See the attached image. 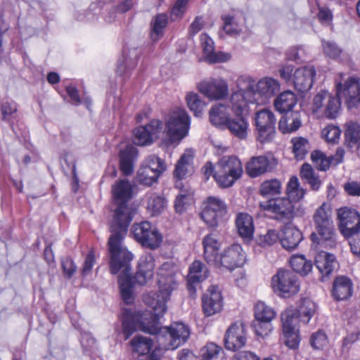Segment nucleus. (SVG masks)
<instances>
[{"label":"nucleus","mask_w":360,"mask_h":360,"mask_svg":"<svg viewBox=\"0 0 360 360\" xmlns=\"http://www.w3.org/2000/svg\"><path fill=\"white\" fill-rule=\"evenodd\" d=\"M159 291H150L143 294V301L151 311L134 312L129 309H124L122 311V331L127 339L134 331L139 329L141 321L149 325L153 324V319L156 321L159 317L163 316L167 311V302L169 300L171 293L177 288L176 283L172 278L167 280L160 281Z\"/></svg>","instance_id":"nucleus-1"},{"label":"nucleus","mask_w":360,"mask_h":360,"mask_svg":"<svg viewBox=\"0 0 360 360\" xmlns=\"http://www.w3.org/2000/svg\"><path fill=\"white\" fill-rule=\"evenodd\" d=\"M124 236L111 234L108 240V248L110 254V271L118 276L117 283L121 297L127 304H131L135 299L133 291V278L131 268L129 263L133 259V255L122 243Z\"/></svg>","instance_id":"nucleus-2"},{"label":"nucleus","mask_w":360,"mask_h":360,"mask_svg":"<svg viewBox=\"0 0 360 360\" xmlns=\"http://www.w3.org/2000/svg\"><path fill=\"white\" fill-rule=\"evenodd\" d=\"M139 330L156 335L159 344L166 350H174L184 345L190 336L188 326L181 322L172 323L169 326L160 327L158 321L153 319V324H146L145 321L139 323Z\"/></svg>","instance_id":"nucleus-3"},{"label":"nucleus","mask_w":360,"mask_h":360,"mask_svg":"<svg viewBox=\"0 0 360 360\" xmlns=\"http://www.w3.org/2000/svg\"><path fill=\"white\" fill-rule=\"evenodd\" d=\"M313 219L317 233H312L311 234L312 245L316 248L318 245L330 248H334L336 245V240L330 205L325 202L323 203L316 210Z\"/></svg>","instance_id":"nucleus-4"},{"label":"nucleus","mask_w":360,"mask_h":360,"mask_svg":"<svg viewBox=\"0 0 360 360\" xmlns=\"http://www.w3.org/2000/svg\"><path fill=\"white\" fill-rule=\"evenodd\" d=\"M280 77L300 93L309 91L316 76V70L312 65H307L294 70L292 65H283L279 69Z\"/></svg>","instance_id":"nucleus-5"},{"label":"nucleus","mask_w":360,"mask_h":360,"mask_svg":"<svg viewBox=\"0 0 360 360\" xmlns=\"http://www.w3.org/2000/svg\"><path fill=\"white\" fill-rule=\"evenodd\" d=\"M238 91L230 98V108L236 116H240L248 110L249 103H257L254 97L255 80L250 76L243 75L237 79Z\"/></svg>","instance_id":"nucleus-6"},{"label":"nucleus","mask_w":360,"mask_h":360,"mask_svg":"<svg viewBox=\"0 0 360 360\" xmlns=\"http://www.w3.org/2000/svg\"><path fill=\"white\" fill-rule=\"evenodd\" d=\"M242 163L236 156H224L215 167L213 177L220 187L231 186L243 174Z\"/></svg>","instance_id":"nucleus-7"},{"label":"nucleus","mask_w":360,"mask_h":360,"mask_svg":"<svg viewBox=\"0 0 360 360\" xmlns=\"http://www.w3.org/2000/svg\"><path fill=\"white\" fill-rule=\"evenodd\" d=\"M341 103L338 96L329 91L321 90L313 98L311 111L319 116L332 120L340 114Z\"/></svg>","instance_id":"nucleus-8"},{"label":"nucleus","mask_w":360,"mask_h":360,"mask_svg":"<svg viewBox=\"0 0 360 360\" xmlns=\"http://www.w3.org/2000/svg\"><path fill=\"white\" fill-rule=\"evenodd\" d=\"M273 291L282 297H290L300 291V282L295 274L279 269L271 278Z\"/></svg>","instance_id":"nucleus-9"},{"label":"nucleus","mask_w":360,"mask_h":360,"mask_svg":"<svg viewBox=\"0 0 360 360\" xmlns=\"http://www.w3.org/2000/svg\"><path fill=\"white\" fill-rule=\"evenodd\" d=\"M190 128V117L182 108L173 110L167 122L166 132L171 141H180L188 134Z\"/></svg>","instance_id":"nucleus-10"},{"label":"nucleus","mask_w":360,"mask_h":360,"mask_svg":"<svg viewBox=\"0 0 360 360\" xmlns=\"http://www.w3.org/2000/svg\"><path fill=\"white\" fill-rule=\"evenodd\" d=\"M344 73H340L336 78V94L339 99L345 98L348 108H353L360 104V79L349 77L345 81Z\"/></svg>","instance_id":"nucleus-11"},{"label":"nucleus","mask_w":360,"mask_h":360,"mask_svg":"<svg viewBox=\"0 0 360 360\" xmlns=\"http://www.w3.org/2000/svg\"><path fill=\"white\" fill-rule=\"evenodd\" d=\"M132 232L136 241L152 250L157 249L162 242V234L148 221L134 224Z\"/></svg>","instance_id":"nucleus-12"},{"label":"nucleus","mask_w":360,"mask_h":360,"mask_svg":"<svg viewBox=\"0 0 360 360\" xmlns=\"http://www.w3.org/2000/svg\"><path fill=\"white\" fill-rule=\"evenodd\" d=\"M257 139L262 143L271 141L275 136L276 118L272 111L263 109L255 114Z\"/></svg>","instance_id":"nucleus-13"},{"label":"nucleus","mask_w":360,"mask_h":360,"mask_svg":"<svg viewBox=\"0 0 360 360\" xmlns=\"http://www.w3.org/2000/svg\"><path fill=\"white\" fill-rule=\"evenodd\" d=\"M260 207L264 210L271 212L276 220L287 221L293 218L294 206L287 198L271 199L261 203Z\"/></svg>","instance_id":"nucleus-14"},{"label":"nucleus","mask_w":360,"mask_h":360,"mask_svg":"<svg viewBox=\"0 0 360 360\" xmlns=\"http://www.w3.org/2000/svg\"><path fill=\"white\" fill-rule=\"evenodd\" d=\"M197 89L210 101L223 100L229 94L228 84L220 77L201 81L198 84Z\"/></svg>","instance_id":"nucleus-15"},{"label":"nucleus","mask_w":360,"mask_h":360,"mask_svg":"<svg viewBox=\"0 0 360 360\" xmlns=\"http://www.w3.org/2000/svg\"><path fill=\"white\" fill-rule=\"evenodd\" d=\"M338 216L340 220L339 229L345 237H352L360 231V214L356 210L340 208Z\"/></svg>","instance_id":"nucleus-16"},{"label":"nucleus","mask_w":360,"mask_h":360,"mask_svg":"<svg viewBox=\"0 0 360 360\" xmlns=\"http://www.w3.org/2000/svg\"><path fill=\"white\" fill-rule=\"evenodd\" d=\"M201 212L202 219L210 227H215L226 212L225 203L217 197H209Z\"/></svg>","instance_id":"nucleus-17"},{"label":"nucleus","mask_w":360,"mask_h":360,"mask_svg":"<svg viewBox=\"0 0 360 360\" xmlns=\"http://www.w3.org/2000/svg\"><path fill=\"white\" fill-rule=\"evenodd\" d=\"M225 347L235 351L243 347L247 342V327L242 321L233 323L226 329L224 338Z\"/></svg>","instance_id":"nucleus-18"},{"label":"nucleus","mask_w":360,"mask_h":360,"mask_svg":"<svg viewBox=\"0 0 360 360\" xmlns=\"http://www.w3.org/2000/svg\"><path fill=\"white\" fill-rule=\"evenodd\" d=\"M133 218V210L127 202L118 204L110 224L111 234L125 236Z\"/></svg>","instance_id":"nucleus-19"},{"label":"nucleus","mask_w":360,"mask_h":360,"mask_svg":"<svg viewBox=\"0 0 360 360\" xmlns=\"http://www.w3.org/2000/svg\"><path fill=\"white\" fill-rule=\"evenodd\" d=\"M162 129L161 122L153 120L148 124L134 130V143L139 146L149 145L160 137Z\"/></svg>","instance_id":"nucleus-20"},{"label":"nucleus","mask_w":360,"mask_h":360,"mask_svg":"<svg viewBox=\"0 0 360 360\" xmlns=\"http://www.w3.org/2000/svg\"><path fill=\"white\" fill-rule=\"evenodd\" d=\"M245 262V255L242 247L233 244L224 250L222 255L218 257V263L215 266L221 265L232 271L242 266Z\"/></svg>","instance_id":"nucleus-21"},{"label":"nucleus","mask_w":360,"mask_h":360,"mask_svg":"<svg viewBox=\"0 0 360 360\" xmlns=\"http://www.w3.org/2000/svg\"><path fill=\"white\" fill-rule=\"evenodd\" d=\"M202 310L205 316L219 313L223 309V297L217 285H211L202 297Z\"/></svg>","instance_id":"nucleus-22"},{"label":"nucleus","mask_w":360,"mask_h":360,"mask_svg":"<svg viewBox=\"0 0 360 360\" xmlns=\"http://www.w3.org/2000/svg\"><path fill=\"white\" fill-rule=\"evenodd\" d=\"M155 266V259L151 253L143 254L139 260L138 270L133 278V287L134 283L140 285H146L152 279ZM134 292V290L133 289Z\"/></svg>","instance_id":"nucleus-23"},{"label":"nucleus","mask_w":360,"mask_h":360,"mask_svg":"<svg viewBox=\"0 0 360 360\" xmlns=\"http://www.w3.org/2000/svg\"><path fill=\"white\" fill-rule=\"evenodd\" d=\"M277 165L276 160L271 156L259 155L250 158L245 169L250 177H257L272 170Z\"/></svg>","instance_id":"nucleus-24"},{"label":"nucleus","mask_w":360,"mask_h":360,"mask_svg":"<svg viewBox=\"0 0 360 360\" xmlns=\"http://www.w3.org/2000/svg\"><path fill=\"white\" fill-rule=\"evenodd\" d=\"M200 44L203 51V56L209 63H224L228 61L231 56L224 52H215L213 40L206 34L200 35Z\"/></svg>","instance_id":"nucleus-25"},{"label":"nucleus","mask_w":360,"mask_h":360,"mask_svg":"<svg viewBox=\"0 0 360 360\" xmlns=\"http://www.w3.org/2000/svg\"><path fill=\"white\" fill-rule=\"evenodd\" d=\"M193 158V150L187 149L185 150L176 164L174 171L175 178L181 180L191 176L194 172Z\"/></svg>","instance_id":"nucleus-26"},{"label":"nucleus","mask_w":360,"mask_h":360,"mask_svg":"<svg viewBox=\"0 0 360 360\" xmlns=\"http://www.w3.org/2000/svg\"><path fill=\"white\" fill-rule=\"evenodd\" d=\"M281 89L279 82L272 77H266L255 82L254 97L257 96L268 99L276 94Z\"/></svg>","instance_id":"nucleus-27"},{"label":"nucleus","mask_w":360,"mask_h":360,"mask_svg":"<svg viewBox=\"0 0 360 360\" xmlns=\"http://www.w3.org/2000/svg\"><path fill=\"white\" fill-rule=\"evenodd\" d=\"M208 276V270L205 265L200 261H194L187 276L188 289L191 293L195 292V285L204 281Z\"/></svg>","instance_id":"nucleus-28"},{"label":"nucleus","mask_w":360,"mask_h":360,"mask_svg":"<svg viewBox=\"0 0 360 360\" xmlns=\"http://www.w3.org/2000/svg\"><path fill=\"white\" fill-rule=\"evenodd\" d=\"M352 294V281L346 276H338L333 281L332 295L335 300H345Z\"/></svg>","instance_id":"nucleus-29"},{"label":"nucleus","mask_w":360,"mask_h":360,"mask_svg":"<svg viewBox=\"0 0 360 360\" xmlns=\"http://www.w3.org/2000/svg\"><path fill=\"white\" fill-rule=\"evenodd\" d=\"M204 257L207 263L217 264L218 263V250L220 243L216 237L210 234L203 239Z\"/></svg>","instance_id":"nucleus-30"},{"label":"nucleus","mask_w":360,"mask_h":360,"mask_svg":"<svg viewBox=\"0 0 360 360\" xmlns=\"http://www.w3.org/2000/svg\"><path fill=\"white\" fill-rule=\"evenodd\" d=\"M302 238V232L299 229L289 226L284 229L281 243L285 249L292 250L297 247Z\"/></svg>","instance_id":"nucleus-31"},{"label":"nucleus","mask_w":360,"mask_h":360,"mask_svg":"<svg viewBox=\"0 0 360 360\" xmlns=\"http://www.w3.org/2000/svg\"><path fill=\"white\" fill-rule=\"evenodd\" d=\"M229 109V107L222 103L213 105L209 112L210 122L217 127L225 126L230 120Z\"/></svg>","instance_id":"nucleus-32"},{"label":"nucleus","mask_w":360,"mask_h":360,"mask_svg":"<svg viewBox=\"0 0 360 360\" xmlns=\"http://www.w3.org/2000/svg\"><path fill=\"white\" fill-rule=\"evenodd\" d=\"M315 262L317 269L323 276L331 274L336 265L335 256L322 250L316 256Z\"/></svg>","instance_id":"nucleus-33"},{"label":"nucleus","mask_w":360,"mask_h":360,"mask_svg":"<svg viewBox=\"0 0 360 360\" xmlns=\"http://www.w3.org/2000/svg\"><path fill=\"white\" fill-rule=\"evenodd\" d=\"M236 225L239 235L245 239L252 238L254 232L253 220L250 215L246 213H240L237 215Z\"/></svg>","instance_id":"nucleus-34"},{"label":"nucleus","mask_w":360,"mask_h":360,"mask_svg":"<svg viewBox=\"0 0 360 360\" xmlns=\"http://www.w3.org/2000/svg\"><path fill=\"white\" fill-rule=\"evenodd\" d=\"M296 103V96L291 91H285L281 93L274 102L276 110L280 112L290 111Z\"/></svg>","instance_id":"nucleus-35"},{"label":"nucleus","mask_w":360,"mask_h":360,"mask_svg":"<svg viewBox=\"0 0 360 360\" xmlns=\"http://www.w3.org/2000/svg\"><path fill=\"white\" fill-rule=\"evenodd\" d=\"M136 155V150L132 146H127L120 153V169L125 175H129L132 173L133 160Z\"/></svg>","instance_id":"nucleus-36"},{"label":"nucleus","mask_w":360,"mask_h":360,"mask_svg":"<svg viewBox=\"0 0 360 360\" xmlns=\"http://www.w3.org/2000/svg\"><path fill=\"white\" fill-rule=\"evenodd\" d=\"M231 133L240 139H245L248 136V122L247 120L240 116H236L229 120L226 124Z\"/></svg>","instance_id":"nucleus-37"},{"label":"nucleus","mask_w":360,"mask_h":360,"mask_svg":"<svg viewBox=\"0 0 360 360\" xmlns=\"http://www.w3.org/2000/svg\"><path fill=\"white\" fill-rule=\"evenodd\" d=\"M193 202V191L192 189L189 187L181 188L174 200L176 212L179 214L183 213Z\"/></svg>","instance_id":"nucleus-38"},{"label":"nucleus","mask_w":360,"mask_h":360,"mask_svg":"<svg viewBox=\"0 0 360 360\" xmlns=\"http://www.w3.org/2000/svg\"><path fill=\"white\" fill-rule=\"evenodd\" d=\"M316 310V304L309 298L302 297L297 302V312L299 314L300 321L307 323Z\"/></svg>","instance_id":"nucleus-39"},{"label":"nucleus","mask_w":360,"mask_h":360,"mask_svg":"<svg viewBox=\"0 0 360 360\" xmlns=\"http://www.w3.org/2000/svg\"><path fill=\"white\" fill-rule=\"evenodd\" d=\"M300 115L297 112L291 113L289 116H283L278 122V129L283 133H292L301 127Z\"/></svg>","instance_id":"nucleus-40"},{"label":"nucleus","mask_w":360,"mask_h":360,"mask_svg":"<svg viewBox=\"0 0 360 360\" xmlns=\"http://www.w3.org/2000/svg\"><path fill=\"white\" fill-rule=\"evenodd\" d=\"M132 352L139 355L148 354L153 346V340L142 335H135L129 342Z\"/></svg>","instance_id":"nucleus-41"},{"label":"nucleus","mask_w":360,"mask_h":360,"mask_svg":"<svg viewBox=\"0 0 360 360\" xmlns=\"http://www.w3.org/2000/svg\"><path fill=\"white\" fill-rule=\"evenodd\" d=\"M185 101L189 110L195 117L202 116L206 103L200 98V96L193 91L188 92L185 96Z\"/></svg>","instance_id":"nucleus-42"},{"label":"nucleus","mask_w":360,"mask_h":360,"mask_svg":"<svg viewBox=\"0 0 360 360\" xmlns=\"http://www.w3.org/2000/svg\"><path fill=\"white\" fill-rule=\"evenodd\" d=\"M345 141L350 148L360 142V124L356 122L349 121L345 124Z\"/></svg>","instance_id":"nucleus-43"},{"label":"nucleus","mask_w":360,"mask_h":360,"mask_svg":"<svg viewBox=\"0 0 360 360\" xmlns=\"http://www.w3.org/2000/svg\"><path fill=\"white\" fill-rule=\"evenodd\" d=\"M300 176L310 185L311 188L314 191L319 190L321 186V179L308 163L302 165L300 169Z\"/></svg>","instance_id":"nucleus-44"},{"label":"nucleus","mask_w":360,"mask_h":360,"mask_svg":"<svg viewBox=\"0 0 360 360\" xmlns=\"http://www.w3.org/2000/svg\"><path fill=\"white\" fill-rule=\"evenodd\" d=\"M200 356L202 360H222L223 349L214 342H207L201 348Z\"/></svg>","instance_id":"nucleus-45"},{"label":"nucleus","mask_w":360,"mask_h":360,"mask_svg":"<svg viewBox=\"0 0 360 360\" xmlns=\"http://www.w3.org/2000/svg\"><path fill=\"white\" fill-rule=\"evenodd\" d=\"M290 264L292 269L301 275H307L312 270V262L304 255H294L290 258Z\"/></svg>","instance_id":"nucleus-46"},{"label":"nucleus","mask_w":360,"mask_h":360,"mask_svg":"<svg viewBox=\"0 0 360 360\" xmlns=\"http://www.w3.org/2000/svg\"><path fill=\"white\" fill-rule=\"evenodd\" d=\"M255 319L272 321L276 316V311L263 302H258L255 306Z\"/></svg>","instance_id":"nucleus-47"},{"label":"nucleus","mask_w":360,"mask_h":360,"mask_svg":"<svg viewBox=\"0 0 360 360\" xmlns=\"http://www.w3.org/2000/svg\"><path fill=\"white\" fill-rule=\"evenodd\" d=\"M131 186L127 180L119 181L112 188V192L115 198L125 202L131 198Z\"/></svg>","instance_id":"nucleus-48"},{"label":"nucleus","mask_w":360,"mask_h":360,"mask_svg":"<svg viewBox=\"0 0 360 360\" xmlns=\"http://www.w3.org/2000/svg\"><path fill=\"white\" fill-rule=\"evenodd\" d=\"M283 329H298V323L300 321L299 314L295 309L288 308L281 314Z\"/></svg>","instance_id":"nucleus-49"},{"label":"nucleus","mask_w":360,"mask_h":360,"mask_svg":"<svg viewBox=\"0 0 360 360\" xmlns=\"http://www.w3.org/2000/svg\"><path fill=\"white\" fill-rule=\"evenodd\" d=\"M287 198L291 202H298L304 198L305 191L300 187L299 180L296 176L290 179L287 186Z\"/></svg>","instance_id":"nucleus-50"},{"label":"nucleus","mask_w":360,"mask_h":360,"mask_svg":"<svg viewBox=\"0 0 360 360\" xmlns=\"http://www.w3.org/2000/svg\"><path fill=\"white\" fill-rule=\"evenodd\" d=\"M292 153L297 160H302L310 149L307 139L303 137H295L291 139Z\"/></svg>","instance_id":"nucleus-51"},{"label":"nucleus","mask_w":360,"mask_h":360,"mask_svg":"<svg viewBox=\"0 0 360 360\" xmlns=\"http://www.w3.org/2000/svg\"><path fill=\"white\" fill-rule=\"evenodd\" d=\"M322 46L324 54L331 59H342L347 56L343 50L333 41H323Z\"/></svg>","instance_id":"nucleus-52"},{"label":"nucleus","mask_w":360,"mask_h":360,"mask_svg":"<svg viewBox=\"0 0 360 360\" xmlns=\"http://www.w3.org/2000/svg\"><path fill=\"white\" fill-rule=\"evenodd\" d=\"M168 22L167 15L160 13L156 15L153 21V28L150 37L153 41H157L162 35L163 30Z\"/></svg>","instance_id":"nucleus-53"},{"label":"nucleus","mask_w":360,"mask_h":360,"mask_svg":"<svg viewBox=\"0 0 360 360\" xmlns=\"http://www.w3.org/2000/svg\"><path fill=\"white\" fill-rule=\"evenodd\" d=\"M166 200L160 195H152L148 202V210L152 216L161 214L166 208Z\"/></svg>","instance_id":"nucleus-54"},{"label":"nucleus","mask_w":360,"mask_h":360,"mask_svg":"<svg viewBox=\"0 0 360 360\" xmlns=\"http://www.w3.org/2000/svg\"><path fill=\"white\" fill-rule=\"evenodd\" d=\"M141 165L148 167L160 176L166 170L165 162L155 155H148Z\"/></svg>","instance_id":"nucleus-55"},{"label":"nucleus","mask_w":360,"mask_h":360,"mask_svg":"<svg viewBox=\"0 0 360 360\" xmlns=\"http://www.w3.org/2000/svg\"><path fill=\"white\" fill-rule=\"evenodd\" d=\"M160 175L156 174L155 172L145 167L143 165L141 166L137 173V180L139 183L150 186L153 183L156 182Z\"/></svg>","instance_id":"nucleus-56"},{"label":"nucleus","mask_w":360,"mask_h":360,"mask_svg":"<svg viewBox=\"0 0 360 360\" xmlns=\"http://www.w3.org/2000/svg\"><path fill=\"white\" fill-rule=\"evenodd\" d=\"M252 328L255 335L262 338L268 337L273 330L271 321H259L256 319L252 321Z\"/></svg>","instance_id":"nucleus-57"},{"label":"nucleus","mask_w":360,"mask_h":360,"mask_svg":"<svg viewBox=\"0 0 360 360\" xmlns=\"http://www.w3.org/2000/svg\"><path fill=\"white\" fill-rule=\"evenodd\" d=\"M259 192L263 196L279 194L281 192V182L277 179L265 181L261 184Z\"/></svg>","instance_id":"nucleus-58"},{"label":"nucleus","mask_w":360,"mask_h":360,"mask_svg":"<svg viewBox=\"0 0 360 360\" xmlns=\"http://www.w3.org/2000/svg\"><path fill=\"white\" fill-rule=\"evenodd\" d=\"M311 159L316 167L321 171H326L331 164L330 160L326 158L325 154L319 150L311 153Z\"/></svg>","instance_id":"nucleus-59"},{"label":"nucleus","mask_w":360,"mask_h":360,"mask_svg":"<svg viewBox=\"0 0 360 360\" xmlns=\"http://www.w3.org/2000/svg\"><path fill=\"white\" fill-rule=\"evenodd\" d=\"M278 233L276 230L270 229L264 234L259 235L257 238V243L263 247L271 246L278 240Z\"/></svg>","instance_id":"nucleus-60"},{"label":"nucleus","mask_w":360,"mask_h":360,"mask_svg":"<svg viewBox=\"0 0 360 360\" xmlns=\"http://www.w3.org/2000/svg\"><path fill=\"white\" fill-rule=\"evenodd\" d=\"M224 20V31L229 35L238 34L241 31V27L234 17L225 16Z\"/></svg>","instance_id":"nucleus-61"},{"label":"nucleus","mask_w":360,"mask_h":360,"mask_svg":"<svg viewBox=\"0 0 360 360\" xmlns=\"http://www.w3.org/2000/svg\"><path fill=\"white\" fill-rule=\"evenodd\" d=\"M299 330L283 329L285 338V344L290 349H296L300 343Z\"/></svg>","instance_id":"nucleus-62"},{"label":"nucleus","mask_w":360,"mask_h":360,"mask_svg":"<svg viewBox=\"0 0 360 360\" xmlns=\"http://www.w3.org/2000/svg\"><path fill=\"white\" fill-rule=\"evenodd\" d=\"M341 130L335 125H328L322 130V136L328 142L335 143L340 136Z\"/></svg>","instance_id":"nucleus-63"},{"label":"nucleus","mask_w":360,"mask_h":360,"mask_svg":"<svg viewBox=\"0 0 360 360\" xmlns=\"http://www.w3.org/2000/svg\"><path fill=\"white\" fill-rule=\"evenodd\" d=\"M158 283L160 284L161 279L167 280L169 278H172L174 281L177 284V282L174 276V266L170 262H165L158 269Z\"/></svg>","instance_id":"nucleus-64"}]
</instances>
